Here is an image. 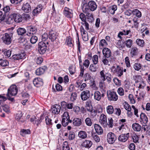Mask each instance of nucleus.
Returning <instances> with one entry per match:
<instances>
[{"mask_svg": "<svg viewBox=\"0 0 150 150\" xmlns=\"http://www.w3.org/2000/svg\"><path fill=\"white\" fill-rule=\"evenodd\" d=\"M111 71L118 76H121L123 74V71L119 66H113L111 68Z\"/></svg>", "mask_w": 150, "mask_h": 150, "instance_id": "nucleus-1", "label": "nucleus"}, {"mask_svg": "<svg viewBox=\"0 0 150 150\" xmlns=\"http://www.w3.org/2000/svg\"><path fill=\"white\" fill-rule=\"evenodd\" d=\"M48 44V42H45L43 41H41L39 42L38 44V50L39 53L40 54H44L47 50V45Z\"/></svg>", "mask_w": 150, "mask_h": 150, "instance_id": "nucleus-2", "label": "nucleus"}, {"mask_svg": "<svg viewBox=\"0 0 150 150\" xmlns=\"http://www.w3.org/2000/svg\"><path fill=\"white\" fill-rule=\"evenodd\" d=\"M13 33H5L3 35L2 39L3 42L5 44L9 45L11 42V38L12 37Z\"/></svg>", "mask_w": 150, "mask_h": 150, "instance_id": "nucleus-3", "label": "nucleus"}, {"mask_svg": "<svg viewBox=\"0 0 150 150\" xmlns=\"http://www.w3.org/2000/svg\"><path fill=\"white\" fill-rule=\"evenodd\" d=\"M18 92V88L15 85L11 86L8 90V93L6 94L7 96L9 95L11 96H16Z\"/></svg>", "mask_w": 150, "mask_h": 150, "instance_id": "nucleus-4", "label": "nucleus"}, {"mask_svg": "<svg viewBox=\"0 0 150 150\" xmlns=\"http://www.w3.org/2000/svg\"><path fill=\"white\" fill-rule=\"evenodd\" d=\"M107 141L110 144H113L117 139L116 135L113 133L110 132L108 133L106 137Z\"/></svg>", "mask_w": 150, "mask_h": 150, "instance_id": "nucleus-5", "label": "nucleus"}, {"mask_svg": "<svg viewBox=\"0 0 150 150\" xmlns=\"http://www.w3.org/2000/svg\"><path fill=\"white\" fill-rule=\"evenodd\" d=\"M108 100L110 101H116L118 99V96L115 92L109 91L107 92Z\"/></svg>", "mask_w": 150, "mask_h": 150, "instance_id": "nucleus-6", "label": "nucleus"}, {"mask_svg": "<svg viewBox=\"0 0 150 150\" xmlns=\"http://www.w3.org/2000/svg\"><path fill=\"white\" fill-rule=\"evenodd\" d=\"M90 91L86 90L82 91L81 93V97L83 100H86L88 99L90 96Z\"/></svg>", "mask_w": 150, "mask_h": 150, "instance_id": "nucleus-7", "label": "nucleus"}, {"mask_svg": "<svg viewBox=\"0 0 150 150\" xmlns=\"http://www.w3.org/2000/svg\"><path fill=\"white\" fill-rule=\"evenodd\" d=\"M99 122L104 127H106L107 126V118L106 115L104 114H102L100 117Z\"/></svg>", "mask_w": 150, "mask_h": 150, "instance_id": "nucleus-8", "label": "nucleus"}, {"mask_svg": "<svg viewBox=\"0 0 150 150\" xmlns=\"http://www.w3.org/2000/svg\"><path fill=\"white\" fill-rule=\"evenodd\" d=\"M129 136V133L122 134L120 135L118 138V140L122 142H125L128 139Z\"/></svg>", "mask_w": 150, "mask_h": 150, "instance_id": "nucleus-9", "label": "nucleus"}, {"mask_svg": "<svg viewBox=\"0 0 150 150\" xmlns=\"http://www.w3.org/2000/svg\"><path fill=\"white\" fill-rule=\"evenodd\" d=\"M33 82L35 86L38 87H40L43 84L42 79L40 78H35L33 80Z\"/></svg>", "mask_w": 150, "mask_h": 150, "instance_id": "nucleus-10", "label": "nucleus"}, {"mask_svg": "<svg viewBox=\"0 0 150 150\" xmlns=\"http://www.w3.org/2000/svg\"><path fill=\"white\" fill-rule=\"evenodd\" d=\"M14 20L16 23H20L23 21L22 16L18 13H14L12 14Z\"/></svg>", "mask_w": 150, "mask_h": 150, "instance_id": "nucleus-11", "label": "nucleus"}, {"mask_svg": "<svg viewBox=\"0 0 150 150\" xmlns=\"http://www.w3.org/2000/svg\"><path fill=\"white\" fill-rule=\"evenodd\" d=\"M64 13L65 16L68 18H71L73 17L72 11L68 8H64Z\"/></svg>", "mask_w": 150, "mask_h": 150, "instance_id": "nucleus-12", "label": "nucleus"}, {"mask_svg": "<svg viewBox=\"0 0 150 150\" xmlns=\"http://www.w3.org/2000/svg\"><path fill=\"white\" fill-rule=\"evenodd\" d=\"M61 107L60 105L58 104L54 105L52 108V112L54 114H57L60 112Z\"/></svg>", "mask_w": 150, "mask_h": 150, "instance_id": "nucleus-13", "label": "nucleus"}, {"mask_svg": "<svg viewBox=\"0 0 150 150\" xmlns=\"http://www.w3.org/2000/svg\"><path fill=\"white\" fill-rule=\"evenodd\" d=\"M105 96V94L103 93L101 94L98 91H96L94 93V98L98 101H100L102 97L104 98Z\"/></svg>", "mask_w": 150, "mask_h": 150, "instance_id": "nucleus-14", "label": "nucleus"}, {"mask_svg": "<svg viewBox=\"0 0 150 150\" xmlns=\"http://www.w3.org/2000/svg\"><path fill=\"white\" fill-rule=\"evenodd\" d=\"M88 7L89 10L91 11H93L96 10L97 8V6L96 2L93 1H90L88 4Z\"/></svg>", "mask_w": 150, "mask_h": 150, "instance_id": "nucleus-15", "label": "nucleus"}, {"mask_svg": "<svg viewBox=\"0 0 150 150\" xmlns=\"http://www.w3.org/2000/svg\"><path fill=\"white\" fill-rule=\"evenodd\" d=\"M92 145V142L89 140H85L82 143L81 146L87 148H90Z\"/></svg>", "mask_w": 150, "mask_h": 150, "instance_id": "nucleus-16", "label": "nucleus"}, {"mask_svg": "<svg viewBox=\"0 0 150 150\" xmlns=\"http://www.w3.org/2000/svg\"><path fill=\"white\" fill-rule=\"evenodd\" d=\"M47 68V67L45 66L40 67L36 70L35 73L37 75H40L44 73Z\"/></svg>", "mask_w": 150, "mask_h": 150, "instance_id": "nucleus-17", "label": "nucleus"}, {"mask_svg": "<svg viewBox=\"0 0 150 150\" xmlns=\"http://www.w3.org/2000/svg\"><path fill=\"white\" fill-rule=\"evenodd\" d=\"M25 54L24 53H18L15 54L12 56V59L14 60H18L23 59L25 57Z\"/></svg>", "mask_w": 150, "mask_h": 150, "instance_id": "nucleus-18", "label": "nucleus"}, {"mask_svg": "<svg viewBox=\"0 0 150 150\" xmlns=\"http://www.w3.org/2000/svg\"><path fill=\"white\" fill-rule=\"evenodd\" d=\"M22 8L25 12L28 13L31 10L30 6L28 3H24Z\"/></svg>", "mask_w": 150, "mask_h": 150, "instance_id": "nucleus-19", "label": "nucleus"}, {"mask_svg": "<svg viewBox=\"0 0 150 150\" xmlns=\"http://www.w3.org/2000/svg\"><path fill=\"white\" fill-rule=\"evenodd\" d=\"M83 11L85 13H86V16L87 17V19H90L91 20H92L93 19V16L92 13L89 12L90 11L89 9L88 8H83Z\"/></svg>", "mask_w": 150, "mask_h": 150, "instance_id": "nucleus-20", "label": "nucleus"}, {"mask_svg": "<svg viewBox=\"0 0 150 150\" xmlns=\"http://www.w3.org/2000/svg\"><path fill=\"white\" fill-rule=\"evenodd\" d=\"M28 32L27 35H30L31 34H34L36 33L37 29L34 27L30 26L28 27Z\"/></svg>", "mask_w": 150, "mask_h": 150, "instance_id": "nucleus-21", "label": "nucleus"}, {"mask_svg": "<svg viewBox=\"0 0 150 150\" xmlns=\"http://www.w3.org/2000/svg\"><path fill=\"white\" fill-rule=\"evenodd\" d=\"M104 55L106 58L109 57L111 55V52L110 50L107 48H104L103 50Z\"/></svg>", "mask_w": 150, "mask_h": 150, "instance_id": "nucleus-22", "label": "nucleus"}, {"mask_svg": "<svg viewBox=\"0 0 150 150\" xmlns=\"http://www.w3.org/2000/svg\"><path fill=\"white\" fill-rule=\"evenodd\" d=\"M94 127L96 132L98 134H101L103 133V129L99 125L96 124H94Z\"/></svg>", "mask_w": 150, "mask_h": 150, "instance_id": "nucleus-23", "label": "nucleus"}, {"mask_svg": "<svg viewBox=\"0 0 150 150\" xmlns=\"http://www.w3.org/2000/svg\"><path fill=\"white\" fill-rule=\"evenodd\" d=\"M72 122L74 126L76 127L79 126L82 124L81 120L80 118H75L73 120Z\"/></svg>", "mask_w": 150, "mask_h": 150, "instance_id": "nucleus-24", "label": "nucleus"}, {"mask_svg": "<svg viewBox=\"0 0 150 150\" xmlns=\"http://www.w3.org/2000/svg\"><path fill=\"white\" fill-rule=\"evenodd\" d=\"M57 36L55 33L53 31H50L49 33V38L52 41H54L57 38Z\"/></svg>", "mask_w": 150, "mask_h": 150, "instance_id": "nucleus-25", "label": "nucleus"}, {"mask_svg": "<svg viewBox=\"0 0 150 150\" xmlns=\"http://www.w3.org/2000/svg\"><path fill=\"white\" fill-rule=\"evenodd\" d=\"M132 127L134 131L137 132L140 131L142 129L141 125L137 123H135L133 124Z\"/></svg>", "mask_w": 150, "mask_h": 150, "instance_id": "nucleus-26", "label": "nucleus"}, {"mask_svg": "<svg viewBox=\"0 0 150 150\" xmlns=\"http://www.w3.org/2000/svg\"><path fill=\"white\" fill-rule=\"evenodd\" d=\"M99 66L96 64H91L89 67V69L92 72H96L99 68Z\"/></svg>", "mask_w": 150, "mask_h": 150, "instance_id": "nucleus-27", "label": "nucleus"}, {"mask_svg": "<svg viewBox=\"0 0 150 150\" xmlns=\"http://www.w3.org/2000/svg\"><path fill=\"white\" fill-rule=\"evenodd\" d=\"M78 136L80 138L84 139L87 137V134L85 131H81L79 132Z\"/></svg>", "mask_w": 150, "mask_h": 150, "instance_id": "nucleus-28", "label": "nucleus"}, {"mask_svg": "<svg viewBox=\"0 0 150 150\" xmlns=\"http://www.w3.org/2000/svg\"><path fill=\"white\" fill-rule=\"evenodd\" d=\"M140 118L144 124H146L147 123L148 119L144 113H142L140 115Z\"/></svg>", "mask_w": 150, "mask_h": 150, "instance_id": "nucleus-29", "label": "nucleus"}, {"mask_svg": "<svg viewBox=\"0 0 150 150\" xmlns=\"http://www.w3.org/2000/svg\"><path fill=\"white\" fill-rule=\"evenodd\" d=\"M117 7L116 5H113L110 6L109 8V12L112 14H114L115 11L117 10Z\"/></svg>", "mask_w": 150, "mask_h": 150, "instance_id": "nucleus-30", "label": "nucleus"}, {"mask_svg": "<svg viewBox=\"0 0 150 150\" xmlns=\"http://www.w3.org/2000/svg\"><path fill=\"white\" fill-rule=\"evenodd\" d=\"M106 110L107 112L109 115L112 114L114 111L113 107L111 105L108 106L106 108Z\"/></svg>", "mask_w": 150, "mask_h": 150, "instance_id": "nucleus-31", "label": "nucleus"}, {"mask_svg": "<svg viewBox=\"0 0 150 150\" xmlns=\"http://www.w3.org/2000/svg\"><path fill=\"white\" fill-rule=\"evenodd\" d=\"M132 13L134 15H136V17L140 18L142 16V14L141 12L137 9H134L132 11Z\"/></svg>", "mask_w": 150, "mask_h": 150, "instance_id": "nucleus-32", "label": "nucleus"}, {"mask_svg": "<svg viewBox=\"0 0 150 150\" xmlns=\"http://www.w3.org/2000/svg\"><path fill=\"white\" fill-rule=\"evenodd\" d=\"M138 49L135 47H133L131 49L130 54L132 57L136 55L137 54Z\"/></svg>", "mask_w": 150, "mask_h": 150, "instance_id": "nucleus-33", "label": "nucleus"}, {"mask_svg": "<svg viewBox=\"0 0 150 150\" xmlns=\"http://www.w3.org/2000/svg\"><path fill=\"white\" fill-rule=\"evenodd\" d=\"M17 31L18 35H22L26 33V30L24 28H20L17 29Z\"/></svg>", "mask_w": 150, "mask_h": 150, "instance_id": "nucleus-34", "label": "nucleus"}, {"mask_svg": "<svg viewBox=\"0 0 150 150\" xmlns=\"http://www.w3.org/2000/svg\"><path fill=\"white\" fill-rule=\"evenodd\" d=\"M72 120L69 119H65V120H62V124L63 126H67L69 123H71Z\"/></svg>", "mask_w": 150, "mask_h": 150, "instance_id": "nucleus-35", "label": "nucleus"}, {"mask_svg": "<svg viewBox=\"0 0 150 150\" xmlns=\"http://www.w3.org/2000/svg\"><path fill=\"white\" fill-rule=\"evenodd\" d=\"M85 122L87 125L88 126H91L93 123V121L89 117L86 118L85 120Z\"/></svg>", "mask_w": 150, "mask_h": 150, "instance_id": "nucleus-36", "label": "nucleus"}, {"mask_svg": "<svg viewBox=\"0 0 150 150\" xmlns=\"http://www.w3.org/2000/svg\"><path fill=\"white\" fill-rule=\"evenodd\" d=\"M136 42L138 45L142 47L144 46V43L143 40L140 39H137L136 40Z\"/></svg>", "mask_w": 150, "mask_h": 150, "instance_id": "nucleus-37", "label": "nucleus"}, {"mask_svg": "<svg viewBox=\"0 0 150 150\" xmlns=\"http://www.w3.org/2000/svg\"><path fill=\"white\" fill-rule=\"evenodd\" d=\"M92 136L96 142H100V139L99 137L95 133H92Z\"/></svg>", "mask_w": 150, "mask_h": 150, "instance_id": "nucleus-38", "label": "nucleus"}, {"mask_svg": "<svg viewBox=\"0 0 150 150\" xmlns=\"http://www.w3.org/2000/svg\"><path fill=\"white\" fill-rule=\"evenodd\" d=\"M8 62L6 60L0 59V65L3 67H5L7 66L8 64Z\"/></svg>", "mask_w": 150, "mask_h": 150, "instance_id": "nucleus-39", "label": "nucleus"}, {"mask_svg": "<svg viewBox=\"0 0 150 150\" xmlns=\"http://www.w3.org/2000/svg\"><path fill=\"white\" fill-rule=\"evenodd\" d=\"M62 148L63 150H70L68 142L67 141H65L64 142Z\"/></svg>", "mask_w": 150, "mask_h": 150, "instance_id": "nucleus-40", "label": "nucleus"}, {"mask_svg": "<svg viewBox=\"0 0 150 150\" xmlns=\"http://www.w3.org/2000/svg\"><path fill=\"white\" fill-rule=\"evenodd\" d=\"M125 44L126 47L128 48H130L132 45V41L131 39H129L125 42Z\"/></svg>", "mask_w": 150, "mask_h": 150, "instance_id": "nucleus-41", "label": "nucleus"}, {"mask_svg": "<svg viewBox=\"0 0 150 150\" xmlns=\"http://www.w3.org/2000/svg\"><path fill=\"white\" fill-rule=\"evenodd\" d=\"M30 130L29 129H22L20 132V134L24 136L25 134L30 133Z\"/></svg>", "mask_w": 150, "mask_h": 150, "instance_id": "nucleus-42", "label": "nucleus"}, {"mask_svg": "<svg viewBox=\"0 0 150 150\" xmlns=\"http://www.w3.org/2000/svg\"><path fill=\"white\" fill-rule=\"evenodd\" d=\"M2 52H4V54L5 56L6 57H10L11 54V51L10 50H6L3 51L2 50Z\"/></svg>", "mask_w": 150, "mask_h": 150, "instance_id": "nucleus-43", "label": "nucleus"}, {"mask_svg": "<svg viewBox=\"0 0 150 150\" xmlns=\"http://www.w3.org/2000/svg\"><path fill=\"white\" fill-rule=\"evenodd\" d=\"M108 122H107V125L109 126V127L112 128L113 125V120L111 117H110L108 119Z\"/></svg>", "mask_w": 150, "mask_h": 150, "instance_id": "nucleus-44", "label": "nucleus"}, {"mask_svg": "<svg viewBox=\"0 0 150 150\" xmlns=\"http://www.w3.org/2000/svg\"><path fill=\"white\" fill-rule=\"evenodd\" d=\"M100 78L102 79L103 81L105 80V71L104 70L101 71L100 72Z\"/></svg>", "mask_w": 150, "mask_h": 150, "instance_id": "nucleus-45", "label": "nucleus"}, {"mask_svg": "<svg viewBox=\"0 0 150 150\" xmlns=\"http://www.w3.org/2000/svg\"><path fill=\"white\" fill-rule=\"evenodd\" d=\"M77 96V94L76 92L72 93L70 99L72 101H74L76 100Z\"/></svg>", "mask_w": 150, "mask_h": 150, "instance_id": "nucleus-46", "label": "nucleus"}, {"mask_svg": "<svg viewBox=\"0 0 150 150\" xmlns=\"http://www.w3.org/2000/svg\"><path fill=\"white\" fill-rule=\"evenodd\" d=\"M71 41L72 39L70 37H67L66 38V43L69 46H71V45H73Z\"/></svg>", "mask_w": 150, "mask_h": 150, "instance_id": "nucleus-47", "label": "nucleus"}, {"mask_svg": "<svg viewBox=\"0 0 150 150\" xmlns=\"http://www.w3.org/2000/svg\"><path fill=\"white\" fill-rule=\"evenodd\" d=\"M124 108L127 111H131V108L130 106L126 102H125L124 105Z\"/></svg>", "mask_w": 150, "mask_h": 150, "instance_id": "nucleus-48", "label": "nucleus"}, {"mask_svg": "<svg viewBox=\"0 0 150 150\" xmlns=\"http://www.w3.org/2000/svg\"><path fill=\"white\" fill-rule=\"evenodd\" d=\"M107 45L108 44L107 42L104 39L101 40L100 42L99 45L102 47H106Z\"/></svg>", "mask_w": 150, "mask_h": 150, "instance_id": "nucleus-49", "label": "nucleus"}, {"mask_svg": "<svg viewBox=\"0 0 150 150\" xmlns=\"http://www.w3.org/2000/svg\"><path fill=\"white\" fill-rule=\"evenodd\" d=\"M30 42L32 44L35 43L38 40V38L35 36H33L30 39Z\"/></svg>", "mask_w": 150, "mask_h": 150, "instance_id": "nucleus-50", "label": "nucleus"}, {"mask_svg": "<svg viewBox=\"0 0 150 150\" xmlns=\"http://www.w3.org/2000/svg\"><path fill=\"white\" fill-rule=\"evenodd\" d=\"M134 68L135 70L139 71L141 68V64L139 63H135L134 64Z\"/></svg>", "mask_w": 150, "mask_h": 150, "instance_id": "nucleus-51", "label": "nucleus"}, {"mask_svg": "<svg viewBox=\"0 0 150 150\" xmlns=\"http://www.w3.org/2000/svg\"><path fill=\"white\" fill-rule=\"evenodd\" d=\"M62 120H65V119H69L70 117L69 113L67 112H64L62 116Z\"/></svg>", "mask_w": 150, "mask_h": 150, "instance_id": "nucleus-52", "label": "nucleus"}, {"mask_svg": "<svg viewBox=\"0 0 150 150\" xmlns=\"http://www.w3.org/2000/svg\"><path fill=\"white\" fill-rule=\"evenodd\" d=\"M89 112H90V116L91 118H94L97 115L95 109H93Z\"/></svg>", "mask_w": 150, "mask_h": 150, "instance_id": "nucleus-53", "label": "nucleus"}, {"mask_svg": "<svg viewBox=\"0 0 150 150\" xmlns=\"http://www.w3.org/2000/svg\"><path fill=\"white\" fill-rule=\"evenodd\" d=\"M117 92L120 96H123L124 95V90L123 89L122 87H120L118 89Z\"/></svg>", "mask_w": 150, "mask_h": 150, "instance_id": "nucleus-54", "label": "nucleus"}, {"mask_svg": "<svg viewBox=\"0 0 150 150\" xmlns=\"http://www.w3.org/2000/svg\"><path fill=\"white\" fill-rule=\"evenodd\" d=\"M92 61L93 64H97L98 62V57L97 55H94L92 58Z\"/></svg>", "mask_w": 150, "mask_h": 150, "instance_id": "nucleus-55", "label": "nucleus"}, {"mask_svg": "<svg viewBox=\"0 0 150 150\" xmlns=\"http://www.w3.org/2000/svg\"><path fill=\"white\" fill-rule=\"evenodd\" d=\"M105 76V79H107L108 83H110L111 80V74L108 73H106Z\"/></svg>", "mask_w": 150, "mask_h": 150, "instance_id": "nucleus-56", "label": "nucleus"}, {"mask_svg": "<svg viewBox=\"0 0 150 150\" xmlns=\"http://www.w3.org/2000/svg\"><path fill=\"white\" fill-rule=\"evenodd\" d=\"M22 16L25 20L27 21L30 18V16L28 14L23 13L22 14Z\"/></svg>", "mask_w": 150, "mask_h": 150, "instance_id": "nucleus-57", "label": "nucleus"}, {"mask_svg": "<svg viewBox=\"0 0 150 150\" xmlns=\"http://www.w3.org/2000/svg\"><path fill=\"white\" fill-rule=\"evenodd\" d=\"M75 67L73 66H72L69 67V70L71 74H73L75 72Z\"/></svg>", "mask_w": 150, "mask_h": 150, "instance_id": "nucleus-58", "label": "nucleus"}, {"mask_svg": "<svg viewBox=\"0 0 150 150\" xmlns=\"http://www.w3.org/2000/svg\"><path fill=\"white\" fill-rule=\"evenodd\" d=\"M91 76L88 73H86L84 76V81H85L91 79Z\"/></svg>", "mask_w": 150, "mask_h": 150, "instance_id": "nucleus-59", "label": "nucleus"}, {"mask_svg": "<svg viewBox=\"0 0 150 150\" xmlns=\"http://www.w3.org/2000/svg\"><path fill=\"white\" fill-rule=\"evenodd\" d=\"M22 112L21 111H19L16 114L15 117L16 119L18 120H19L22 117Z\"/></svg>", "mask_w": 150, "mask_h": 150, "instance_id": "nucleus-60", "label": "nucleus"}, {"mask_svg": "<svg viewBox=\"0 0 150 150\" xmlns=\"http://www.w3.org/2000/svg\"><path fill=\"white\" fill-rule=\"evenodd\" d=\"M114 111V113L115 115H116L118 116L120 115L121 112V110L120 108H115Z\"/></svg>", "mask_w": 150, "mask_h": 150, "instance_id": "nucleus-61", "label": "nucleus"}, {"mask_svg": "<svg viewBox=\"0 0 150 150\" xmlns=\"http://www.w3.org/2000/svg\"><path fill=\"white\" fill-rule=\"evenodd\" d=\"M75 138V134L73 132H70L69 134V140L73 139Z\"/></svg>", "mask_w": 150, "mask_h": 150, "instance_id": "nucleus-62", "label": "nucleus"}, {"mask_svg": "<svg viewBox=\"0 0 150 150\" xmlns=\"http://www.w3.org/2000/svg\"><path fill=\"white\" fill-rule=\"evenodd\" d=\"M12 4L16 5H19L23 0H10Z\"/></svg>", "mask_w": 150, "mask_h": 150, "instance_id": "nucleus-63", "label": "nucleus"}, {"mask_svg": "<svg viewBox=\"0 0 150 150\" xmlns=\"http://www.w3.org/2000/svg\"><path fill=\"white\" fill-rule=\"evenodd\" d=\"M113 81L116 85L117 86H120L121 85V81L119 80L117 78H114L113 79Z\"/></svg>", "mask_w": 150, "mask_h": 150, "instance_id": "nucleus-64", "label": "nucleus"}]
</instances>
